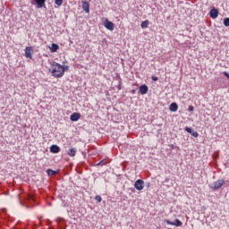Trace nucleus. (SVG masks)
<instances>
[{
  "label": "nucleus",
  "instance_id": "4be33fe9",
  "mask_svg": "<svg viewBox=\"0 0 229 229\" xmlns=\"http://www.w3.org/2000/svg\"><path fill=\"white\" fill-rule=\"evenodd\" d=\"M95 199H96V201H98V203H101V201H103V199H102L101 196H99V195H97V196L95 197Z\"/></svg>",
  "mask_w": 229,
  "mask_h": 229
},
{
  "label": "nucleus",
  "instance_id": "cd10ccee",
  "mask_svg": "<svg viewBox=\"0 0 229 229\" xmlns=\"http://www.w3.org/2000/svg\"><path fill=\"white\" fill-rule=\"evenodd\" d=\"M151 80H152L153 81H158V77H157V76H152V77H151Z\"/></svg>",
  "mask_w": 229,
  "mask_h": 229
},
{
  "label": "nucleus",
  "instance_id": "473e14b6",
  "mask_svg": "<svg viewBox=\"0 0 229 229\" xmlns=\"http://www.w3.org/2000/svg\"><path fill=\"white\" fill-rule=\"evenodd\" d=\"M118 90H121V86H118Z\"/></svg>",
  "mask_w": 229,
  "mask_h": 229
},
{
  "label": "nucleus",
  "instance_id": "2f4dec72",
  "mask_svg": "<svg viewBox=\"0 0 229 229\" xmlns=\"http://www.w3.org/2000/svg\"><path fill=\"white\" fill-rule=\"evenodd\" d=\"M131 93H132V94H135V89H132V90H131Z\"/></svg>",
  "mask_w": 229,
  "mask_h": 229
},
{
  "label": "nucleus",
  "instance_id": "f257e3e1",
  "mask_svg": "<svg viewBox=\"0 0 229 229\" xmlns=\"http://www.w3.org/2000/svg\"><path fill=\"white\" fill-rule=\"evenodd\" d=\"M51 73L54 78H63L64 71H62V64L53 62L51 64Z\"/></svg>",
  "mask_w": 229,
  "mask_h": 229
},
{
  "label": "nucleus",
  "instance_id": "c756f323",
  "mask_svg": "<svg viewBox=\"0 0 229 229\" xmlns=\"http://www.w3.org/2000/svg\"><path fill=\"white\" fill-rule=\"evenodd\" d=\"M130 191H131L132 192H135V188H131Z\"/></svg>",
  "mask_w": 229,
  "mask_h": 229
},
{
  "label": "nucleus",
  "instance_id": "bb28decb",
  "mask_svg": "<svg viewBox=\"0 0 229 229\" xmlns=\"http://www.w3.org/2000/svg\"><path fill=\"white\" fill-rule=\"evenodd\" d=\"M224 76L229 80V73L227 72H223Z\"/></svg>",
  "mask_w": 229,
  "mask_h": 229
},
{
  "label": "nucleus",
  "instance_id": "f8f14e48",
  "mask_svg": "<svg viewBox=\"0 0 229 229\" xmlns=\"http://www.w3.org/2000/svg\"><path fill=\"white\" fill-rule=\"evenodd\" d=\"M82 10H84L86 13H90V4L87 1L82 2Z\"/></svg>",
  "mask_w": 229,
  "mask_h": 229
},
{
  "label": "nucleus",
  "instance_id": "393cba45",
  "mask_svg": "<svg viewBox=\"0 0 229 229\" xmlns=\"http://www.w3.org/2000/svg\"><path fill=\"white\" fill-rule=\"evenodd\" d=\"M106 162L105 161V159L101 160L98 164H97V165H106Z\"/></svg>",
  "mask_w": 229,
  "mask_h": 229
},
{
  "label": "nucleus",
  "instance_id": "f03ea898",
  "mask_svg": "<svg viewBox=\"0 0 229 229\" xmlns=\"http://www.w3.org/2000/svg\"><path fill=\"white\" fill-rule=\"evenodd\" d=\"M225 185V180L219 179L216 182L213 183V185H209L210 189H213L214 191H217L221 189Z\"/></svg>",
  "mask_w": 229,
  "mask_h": 229
},
{
  "label": "nucleus",
  "instance_id": "c85d7f7f",
  "mask_svg": "<svg viewBox=\"0 0 229 229\" xmlns=\"http://www.w3.org/2000/svg\"><path fill=\"white\" fill-rule=\"evenodd\" d=\"M146 187H147L148 189H149V187H151V183H150V182H148V183L146 184Z\"/></svg>",
  "mask_w": 229,
  "mask_h": 229
},
{
  "label": "nucleus",
  "instance_id": "a211bd4d",
  "mask_svg": "<svg viewBox=\"0 0 229 229\" xmlns=\"http://www.w3.org/2000/svg\"><path fill=\"white\" fill-rule=\"evenodd\" d=\"M67 154L69 157H76V148H70Z\"/></svg>",
  "mask_w": 229,
  "mask_h": 229
},
{
  "label": "nucleus",
  "instance_id": "f3484780",
  "mask_svg": "<svg viewBox=\"0 0 229 229\" xmlns=\"http://www.w3.org/2000/svg\"><path fill=\"white\" fill-rule=\"evenodd\" d=\"M148 26H149V20H146L142 21L140 24V27L142 28V30H146V28H148Z\"/></svg>",
  "mask_w": 229,
  "mask_h": 229
},
{
  "label": "nucleus",
  "instance_id": "5701e85b",
  "mask_svg": "<svg viewBox=\"0 0 229 229\" xmlns=\"http://www.w3.org/2000/svg\"><path fill=\"white\" fill-rule=\"evenodd\" d=\"M191 135H192V137H195V138H198V137H199V134L198 133V131H191Z\"/></svg>",
  "mask_w": 229,
  "mask_h": 229
},
{
  "label": "nucleus",
  "instance_id": "6ab92c4d",
  "mask_svg": "<svg viewBox=\"0 0 229 229\" xmlns=\"http://www.w3.org/2000/svg\"><path fill=\"white\" fill-rule=\"evenodd\" d=\"M224 26H225L226 28L229 27V18H225L224 19Z\"/></svg>",
  "mask_w": 229,
  "mask_h": 229
},
{
  "label": "nucleus",
  "instance_id": "9b49d317",
  "mask_svg": "<svg viewBox=\"0 0 229 229\" xmlns=\"http://www.w3.org/2000/svg\"><path fill=\"white\" fill-rule=\"evenodd\" d=\"M219 15V11L216 8H213L210 10L209 12V16L211 17V19H217Z\"/></svg>",
  "mask_w": 229,
  "mask_h": 229
},
{
  "label": "nucleus",
  "instance_id": "aec40b11",
  "mask_svg": "<svg viewBox=\"0 0 229 229\" xmlns=\"http://www.w3.org/2000/svg\"><path fill=\"white\" fill-rule=\"evenodd\" d=\"M62 71H63V75L65 74V72L69 71V66L65 65H62Z\"/></svg>",
  "mask_w": 229,
  "mask_h": 229
},
{
  "label": "nucleus",
  "instance_id": "7ed1b4c3",
  "mask_svg": "<svg viewBox=\"0 0 229 229\" xmlns=\"http://www.w3.org/2000/svg\"><path fill=\"white\" fill-rule=\"evenodd\" d=\"M46 1L47 0H32L31 4L36 6L38 9L46 8Z\"/></svg>",
  "mask_w": 229,
  "mask_h": 229
},
{
  "label": "nucleus",
  "instance_id": "ddd939ff",
  "mask_svg": "<svg viewBox=\"0 0 229 229\" xmlns=\"http://www.w3.org/2000/svg\"><path fill=\"white\" fill-rule=\"evenodd\" d=\"M58 173H60V170H53L51 168H48L47 170V176H55V174H58Z\"/></svg>",
  "mask_w": 229,
  "mask_h": 229
},
{
  "label": "nucleus",
  "instance_id": "39448f33",
  "mask_svg": "<svg viewBox=\"0 0 229 229\" xmlns=\"http://www.w3.org/2000/svg\"><path fill=\"white\" fill-rule=\"evenodd\" d=\"M134 188L136 191H142L144 189V181L142 179H138L134 182Z\"/></svg>",
  "mask_w": 229,
  "mask_h": 229
},
{
  "label": "nucleus",
  "instance_id": "2eb2a0df",
  "mask_svg": "<svg viewBox=\"0 0 229 229\" xmlns=\"http://www.w3.org/2000/svg\"><path fill=\"white\" fill-rule=\"evenodd\" d=\"M60 49V46L56 43H52L50 47V51L51 53H56Z\"/></svg>",
  "mask_w": 229,
  "mask_h": 229
},
{
  "label": "nucleus",
  "instance_id": "0eeeda50",
  "mask_svg": "<svg viewBox=\"0 0 229 229\" xmlns=\"http://www.w3.org/2000/svg\"><path fill=\"white\" fill-rule=\"evenodd\" d=\"M25 56H26V58H30V60L33 59V47H27L25 48Z\"/></svg>",
  "mask_w": 229,
  "mask_h": 229
},
{
  "label": "nucleus",
  "instance_id": "1a4fd4ad",
  "mask_svg": "<svg viewBox=\"0 0 229 229\" xmlns=\"http://www.w3.org/2000/svg\"><path fill=\"white\" fill-rule=\"evenodd\" d=\"M81 117V114L72 113L70 116V120L72 121L73 123H76V122L80 121Z\"/></svg>",
  "mask_w": 229,
  "mask_h": 229
},
{
  "label": "nucleus",
  "instance_id": "b1692460",
  "mask_svg": "<svg viewBox=\"0 0 229 229\" xmlns=\"http://www.w3.org/2000/svg\"><path fill=\"white\" fill-rule=\"evenodd\" d=\"M185 131H187V133H192V129L191 127H185Z\"/></svg>",
  "mask_w": 229,
  "mask_h": 229
},
{
  "label": "nucleus",
  "instance_id": "412c9836",
  "mask_svg": "<svg viewBox=\"0 0 229 229\" xmlns=\"http://www.w3.org/2000/svg\"><path fill=\"white\" fill-rule=\"evenodd\" d=\"M55 3L57 6H62V4H64V0H55Z\"/></svg>",
  "mask_w": 229,
  "mask_h": 229
},
{
  "label": "nucleus",
  "instance_id": "6e6552de",
  "mask_svg": "<svg viewBox=\"0 0 229 229\" xmlns=\"http://www.w3.org/2000/svg\"><path fill=\"white\" fill-rule=\"evenodd\" d=\"M165 223H166V225H171L172 226H182V225H183L178 218H176L174 222L165 219Z\"/></svg>",
  "mask_w": 229,
  "mask_h": 229
},
{
  "label": "nucleus",
  "instance_id": "4468645a",
  "mask_svg": "<svg viewBox=\"0 0 229 229\" xmlns=\"http://www.w3.org/2000/svg\"><path fill=\"white\" fill-rule=\"evenodd\" d=\"M60 151V148L58 145H51L50 146V153H54V155H56Z\"/></svg>",
  "mask_w": 229,
  "mask_h": 229
},
{
  "label": "nucleus",
  "instance_id": "a878e982",
  "mask_svg": "<svg viewBox=\"0 0 229 229\" xmlns=\"http://www.w3.org/2000/svg\"><path fill=\"white\" fill-rule=\"evenodd\" d=\"M188 111H189V112H194V106H189Z\"/></svg>",
  "mask_w": 229,
  "mask_h": 229
},
{
  "label": "nucleus",
  "instance_id": "dca6fc26",
  "mask_svg": "<svg viewBox=\"0 0 229 229\" xmlns=\"http://www.w3.org/2000/svg\"><path fill=\"white\" fill-rule=\"evenodd\" d=\"M169 110L170 112H178V104L176 102L170 104Z\"/></svg>",
  "mask_w": 229,
  "mask_h": 229
},
{
  "label": "nucleus",
  "instance_id": "423d86ee",
  "mask_svg": "<svg viewBox=\"0 0 229 229\" xmlns=\"http://www.w3.org/2000/svg\"><path fill=\"white\" fill-rule=\"evenodd\" d=\"M104 26L106 30H109V31H114V22L110 21L108 19H106L104 21Z\"/></svg>",
  "mask_w": 229,
  "mask_h": 229
},
{
  "label": "nucleus",
  "instance_id": "20e7f679",
  "mask_svg": "<svg viewBox=\"0 0 229 229\" xmlns=\"http://www.w3.org/2000/svg\"><path fill=\"white\" fill-rule=\"evenodd\" d=\"M25 203H31V201H37L34 194H25L22 196Z\"/></svg>",
  "mask_w": 229,
  "mask_h": 229
},
{
  "label": "nucleus",
  "instance_id": "9d476101",
  "mask_svg": "<svg viewBox=\"0 0 229 229\" xmlns=\"http://www.w3.org/2000/svg\"><path fill=\"white\" fill-rule=\"evenodd\" d=\"M139 90L140 94H141V96H144L149 90V88L148 87V85L142 84L141 86H140Z\"/></svg>",
  "mask_w": 229,
  "mask_h": 229
},
{
  "label": "nucleus",
  "instance_id": "7c9ffc66",
  "mask_svg": "<svg viewBox=\"0 0 229 229\" xmlns=\"http://www.w3.org/2000/svg\"><path fill=\"white\" fill-rule=\"evenodd\" d=\"M172 149H174V145H170Z\"/></svg>",
  "mask_w": 229,
  "mask_h": 229
},
{
  "label": "nucleus",
  "instance_id": "72a5a7b5",
  "mask_svg": "<svg viewBox=\"0 0 229 229\" xmlns=\"http://www.w3.org/2000/svg\"><path fill=\"white\" fill-rule=\"evenodd\" d=\"M21 205H23V204H22V200H21Z\"/></svg>",
  "mask_w": 229,
  "mask_h": 229
},
{
  "label": "nucleus",
  "instance_id": "f704fd0d",
  "mask_svg": "<svg viewBox=\"0 0 229 229\" xmlns=\"http://www.w3.org/2000/svg\"><path fill=\"white\" fill-rule=\"evenodd\" d=\"M3 212H6V209H4Z\"/></svg>",
  "mask_w": 229,
  "mask_h": 229
}]
</instances>
